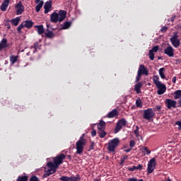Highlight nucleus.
Returning a JSON list of instances; mask_svg holds the SVG:
<instances>
[{
    "instance_id": "f8f14e48",
    "label": "nucleus",
    "mask_w": 181,
    "mask_h": 181,
    "mask_svg": "<svg viewBox=\"0 0 181 181\" xmlns=\"http://www.w3.org/2000/svg\"><path fill=\"white\" fill-rule=\"evenodd\" d=\"M170 42L174 47H179L180 45V40L177 39V35H174L170 38Z\"/></svg>"
},
{
    "instance_id": "f257e3e1",
    "label": "nucleus",
    "mask_w": 181,
    "mask_h": 181,
    "mask_svg": "<svg viewBox=\"0 0 181 181\" xmlns=\"http://www.w3.org/2000/svg\"><path fill=\"white\" fill-rule=\"evenodd\" d=\"M66 159V155L60 154L59 156L54 158V163L49 162L47 164V168H45V173L44 174V177H47L53 173H56L57 169L59 168V165L63 163V160Z\"/></svg>"
},
{
    "instance_id": "f704fd0d",
    "label": "nucleus",
    "mask_w": 181,
    "mask_h": 181,
    "mask_svg": "<svg viewBox=\"0 0 181 181\" xmlns=\"http://www.w3.org/2000/svg\"><path fill=\"white\" fill-rule=\"evenodd\" d=\"M136 107H142V101L141 100V99H137L136 100Z\"/></svg>"
},
{
    "instance_id": "e2e57ef3",
    "label": "nucleus",
    "mask_w": 181,
    "mask_h": 181,
    "mask_svg": "<svg viewBox=\"0 0 181 181\" xmlns=\"http://www.w3.org/2000/svg\"><path fill=\"white\" fill-rule=\"evenodd\" d=\"M94 181H100V180H94Z\"/></svg>"
},
{
    "instance_id": "de8ad7c7",
    "label": "nucleus",
    "mask_w": 181,
    "mask_h": 181,
    "mask_svg": "<svg viewBox=\"0 0 181 181\" xmlns=\"http://www.w3.org/2000/svg\"><path fill=\"white\" fill-rule=\"evenodd\" d=\"M127 181H138V179L135 177L129 178Z\"/></svg>"
},
{
    "instance_id": "79ce46f5",
    "label": "nucleus",
    "mask_w": 181,
    "mask_h": 181,
    "mask_svg": "<svg viewBox=\"0 0 181 181\" xmlns=\"http://www.w3.org/2000/svg\"><path fill=\"white\" fill-rule=\"evenodd\" d=\"M129 146H130V148H134V146H135V141L134 140L130 141Z\"/></svg>"
},
{
    "instance_id": "0eeeda50",
    "label": "nucleus",
    "mask_w": 181,
    "mask_h": 181,
    "mask_svg": "<svg viewBox=\"0 0 181 181\" xmlns=\"http://www.w3.org/2000/svg\"><path fill=\"white\" fill-rule=\"evenodd\" d=\"M126 125H127V120H125V119H122L119 120L115 129V134H117V132H119V131L122 129V127H125Z\"/></svg>"
},
{
    "instance_id": "4c0bfd02",
    "label": "nucleus",
    "mask_w": 181,
    "mask_h": 181,
    "mask_svg": "<svg viewBox=\"0 0 181 181\" xmlns=\"http://www.w3.org/2000/svg\"><path fill=\"white\" fill-rule=\"evenodd\" d=\"M59 180L62 181H70V177L62 176L59 178Z\"/></svg>"
},
{
    "instance_id": "ea45409f",
    "label": "nucleus",
    "mask_w": 181,
    "mask_h": 181,
    "mask_svg": "<svg viewBox=\"0 0 181 181\" xmlns=\"http://www.w3.org/2000/svg\"><path fill=\"white\" fill-rule=\"evenodd\" d=\"M142 75H141L139 72H137V76H136V83H138V81H139V80H141V76Z\"/></svg>"
},
{
    "instance_id": "412c9836",
    "label": "nucleus",
    "mask_w": 181,
    "mask_h": 181,
    "mask_svg": "<svg viewBox=\"0 0 181 181\" xmlns=\"http://www.w3.org/2000/svg\"><path fill=\"white\" fill-rule=\"evenodd\" d=\"M45 35L47 37H49V39L54 37V34L53 33V32L49 30V29H47V30L45 33Z\"/></svg>"
},
{
    "instance_id": "72a5a7b5",
    "label": "nucleus",
    "mask_w": 181,
    "mask_h": 181,
    "mask_svg": "<svg viewBox=\"0 0 181 181\" xmlns=\"http://www.w3.org/2000/svg\"><path fill=\"white\" fill-rule=\"evenodd\" d=\"M107 135V133L104 130H99V136L100 138H104Z\"/></svg>"
},
{
    "instance_id": "864d4df0",
    "label": "nucleus",
    "mask_w": 181,
    "mask_h": 181,
    "mask_svg": "<svg viewBox=\"0 0 181 181\" xmlns=\"http://www.w3.org/2000/svg\"><path fill=\"white\" fill-rule=\"evenodd\" d=\"M135 135L138 138V139H139V138H141V136H139V133H137Z\"/></svg>"
},
{
    "instance_id": "7ed1b4c3",
    "label": "nucleus",
    "mask_w": 181,
    "mask_h": 181,
    "mask_svg": "<svg viewBox=\"0 0 181 181\" xmlns=\"http://www.w3.org/2000/svg\"><path fill=\"white\" fill-rule=\"evenodd\" d=\"M86 145H87V140L84 139V134H83L76 143V153L78 155H81V153H83Z\"/></svg>"
},
{
    "instance_id": "bf43d9fd",
    "label": "nucleus",
    "mask_w": 181,
    "mask_h": 181,
    "mask_svg": "<svg viewBox=\"0 0 181 181\" xmlns=\"http://www.w3.org/2000/svg\"><path fill=\"white\" fill-rule=\"evenodd\" d=\"M179 104H180V107H181V98H180V100H179Z\"/></svg>"
},
{
    "instance_id": "58836bf2",
    "label": "nucleus",
    "mask_w": 181,
    "mask_h": 181,
    "mask_svg": "<svg viewBox=\"0 0 181 181\" xmlns=\"http://www.w3.org/2000/svg\"><path fill=\"white\" fill-rule=\"evenodd\" d=\"M175 125L177 127V129H181V121L175 122Z\"/></svg>"
},
{
    "instance_id": "f03ea898",
    "label": "nucleus",
    "mask_w": 181,
    "mask_h": 181,
    "mask_svg": "<svg viewBox=\"0 0 181 181\" xmlns=\"http://www.w3.org/2000/svg\"><path fill=\"white\" fill-rule=\"evenodd\" d=\"M66 12L64 10H61L59 11V13H53L51 16V22H53L54 23H57V22H63L64 19H66Z\"/></svg>"
},
{
    "instance_id": "1a4fd4ad",
    "label": "nucleus",
    "mask_w": 181,
    "mask_h": 181,
    "mask_svg": "<svg viewBox=\"0 0 181 181\" xmlns=\"http://www.w3.org/2000/svg\"><path fill=\"white\" fill-rule=\"evenodd\" d=\"M159 50V46H154L151 49L149 50L148 56L151 60H153L155 59V54L158 52Z\"/></svg>"
},
{
    "instance_id": "20e7f679",
    "label": "nucleus",
    "mask_w": 181,
    "mask_h": 181,
    "mask_svg": "<svg viewBox=\"0 0 181 181\" xmlns=\"http://www.w3.org/2000/svg\"><path fill=\"white\" fill-rule=\"evenodd\" d=\"M119 145V138H115L112 140H110L108 142V147L107 149L109 152H114L115 151V148Z\"/></svg>"
},
{
    "instance_id": "a19ab883",
    "label": "nucleus",
    "mask_w": 181,
    "mask_h": 181,
    "mask_svg": "<svg viewBox=\"0 0 181 181\" xmlns=\"http://www.w3.org/2000/svg\"><path fill=\"white\" fill-rule=\"evenodd\" d=\"M127 159H128V156H124L121 158V163H124V162H125V160H127Z\"/></svg>"
},
{
    "instance_id": "423d86ee",
    "label": "nucleus",
    "mask_w": 181,
    "mask_h": 181,
    "mask_svg": "<svg viewBox=\"0 0 181 181\" xmlns=\"http://www.w3.org/2000/svg\"><path fill=\"white\" fill-rule=\"evenodd\" d=\"M155 166H156V159L152 158L148 163L147 172L148 173H152L155 170Z\"/></svg>"
},
{
    "instance_id": "09e8293b",
    "label": "nucleus",
    "mask_w": 181,
    "mask_h": 181,
    "mask_svg": "<svg viewBox=\"0 0 181 181\" xmlns=\"http://www.w3.org/2000/svg\"><path fill=\"white\" fill-rule=\"evenodd\" d=\"M134 134H139V129H138V127H136V129L134 130Z\"/></svg>"
},
{
    "instance_id": "ddd939ff",
    "label": "nucleus",
    "mask_w": 181,
    "mask_h": 181,
    "mask_svg": "<svg viewBox=\"0 0 181 181\" xmlns=\"http://www.w3.org/2000/svg\"><path fill=\"white\" fill-rule=\"evenodd\" d=\"M165 104L168 110H170V108H176V101L175 100H172L170 99H166Z\"/></svg>"
},
{
    "instance_id": "6ab92c4d",
    "label": "nucleus",
    "mask_w": 181,
    "mask_h": 181,
    "mask_svg": "<svg viewBox=\"0 0 181 181\" xmlns=\"http://www.w3.org/2000/svg\"><path fill=\"white\" fill-rule=\"evenodd\" d=\"M98 131H104L105 129V122L101 120L98 124Z\"/></svg>"
},
{
    "instance_id": "5701e85b",
    "label": "nucleus",
    "mask_w": 181,
    "mask_h": 181,
    "mask_svg": "<svg viewBox=\"0 0 181 181\" xmlns=\"http://www.w3.org/2000/svg\"><path fill=\"white\" fill-rule=\"evenodd\" d=\"M35 28H37L38 35H42V33H45V28L43 25H35Z\"/></svg>"
},
{
    "instance_id": "052dcab7",
    "label": "nucleus",
    "mask_w": 181,
    "mask_h": 181,
    "mask_svg": "<svg viewBox=\"0 0 181 181\" xmlns=\"http://www.w3.org/2000/svg\"><path fill=\"white\" fill-rule=\"evenodd\" d=\"M69 159H71V156H68Z\"/></svg>"
},
{
    "instance_id": "e433bc0d",
    "label": "nucleus",
    "mask_w": 181,
    "mask_h": 181,
    "mask_svg": "<svg viewBox=\"0 0 181 181\" xmlns=\"http://www.w3.org/2000/svg\"><path fill=\"white\" fill-rule=\"evenodd\" d=\"M17 181H28V176L18 177Z\"/></svg>"
},
{
    "instance_id": "4d7b16f0",
    "label": "nucleus",
    "mask_w": 181,
    "mask_h": 181,
    "mask_svg": "<svg viewBox=\"0 0 181 181\" xmlns=\"http://www.w3.org/2000/svg\"><path fill=\"white\" fill-rule=\"evenodd\" d=\"M35 2H36V4H39L41 1H40V0H35Z\"/></svg>"
},
{
    "instance_id": "7c9ffc66",
    "label": "nucleus",
    "mask_w": 181,
    "mask_h": 181,
    "mask_svg": "<svg viewBox=\"0 0 181 181\" xmlns=\"http://www.w3.org/2000/svg\"><path fill=\"white\" fill-rule=\"evenodd\" d=\"M70 26H71V23H70V22H65L62 25V29H69Z\"/></svg>"
},
{
    "instance_id": "603ef678",
    "label": "nucleus",
    "mask_w": 181,
    "mask_h": 181,
    "mask_svg": "<svg viewBox=\"0 0 181 181\" xmlns=\"http://www.w3.org/2000/svg\"><path fill=\"white\" fill-rule=\"evenodd\" d=\"M175 18H176V16H173L172 18H171V22H173L175 21Z\"/></svg>"
},
{
    "instance_id": "c9c22d12",
    "label": "nucleus",
    "mask_w": 181,
    "mask_h": 181,
    "mask_svg": "<svg viewBox=\"0 0 181 181\" xmlns=\"http://www.w3.org/2000/svg\"><path fill=\"white\" fill-rule=\"evenodd\" d=\"M23 28H25V24L22 23L17 28L18 33H21V32H22V29H23Z\"/></svg>"
},
{
    "instance_id": "c03bdc74",
    "label": "nucleus",
    "mask_w": 181,
    "mask_h": 181,
    "mask_svg": "<svg viewBox=\"0 0 181 181\" xmlns=\"http://www.w3.org/2000/svg\"><path fill=\"white\" fill-rule=\"evenodd\" d=\"M161 107L160 105H157L155 108H154V111H160L161 110Z\"/></svg>"
},
{
    "instance_id": "dca6fc26",
    "label": "nucleus",
    "mask_w": 181,
    "mask_h": 181,
    "mask_svg": "<svg viewBox=\"0 0 181 181\" xmlns=\"http://www.w3.org/2000/svg\"><path fill=\"white\" fill-rule=\"evenodd\" d=\"M45 13H49L52 9V1H47L44 6Z\"/></svg>"
},
{
    "instance_id": "cd10ccee",
    "label": "nucleus",
    "mask_w": 181,
    "mask_h": 181,
    "mask_svg": "<svg viewBox=\"0 0 181 181\" xmlns=\"http://www.w3.org/2000/svg\"><path fill=\"white\" fill-rule=\"evenodd\" d=\"M19 21H21V18L17 17L16 18H13L11 21V23L12 25H14V26H18V23H19Z\"/></svg>"
},
{
    "instance_id": "6e6d98bb",
    "label": "nucleus",
    "mask_w": 181,
    "mask_h": 181,
    "mask_svg": "<svg viewBox=\"0 0 181 181\" xmlns=\"http://www.w3.org/2000/svg\"><path fill=\"white\" fill-rule=\"evenodd\" d=\"M47 29H49V28H50V24L47 23Z\"/></svg>"
},
{
    "instance_id": "c85d7f7f",
    "label": "nucleus",
    "mask_w": 181,
    "mask_h": 181,
    "mask_svg": "<svg viewBox=\"0 0 181 181\" xmlns=\"http://www.w3.org/2000/svg\"><path fill=\"white\" fill-rule=\"evenodd\" d=\"M6 43H7V40L6 39H3L0 43V50H1V49H4V47H6Z\"/></svg>"
},
{
    "instance_id": "aec40b11",
    "label": "nucleus",
    "mask_w": 181,
    "mask_h": 181,
    "mask_svg": "<svg viewBox=\"0 0 181 181\" xmlns=\"http://www.w3.org/2000/svg\"><path fill=\"white\" fill-rule=\"evenodd\" d=\"M117 115H118V112L117 111V110H113L107 114V117L114 118V117H117Z\"/></svg>"
},
{
    "instance_id": "5fc2aeb1",
    "label": "nucleus",
    "mask_w": 181,
    "mask_h": 181,
    "mask_svg": "<svg viewBox=\"0 0 181 181\" xmlns=\"http://www.w3.org/2000/svg\"><path fill=\"white\" fill-rule=\"evenodd\" d=\"M130 151H131V148H129V149H126V150H124V152L128 153V152H129Z\"/></svg>"
},
{
    "instance_id": "49530a36",
    "label": "nucleus",
    "mask_w": 181,
    "mask_h": 181,
    "mask_svg": "<svg viewBox=\"0 0 181 181\" xmlns=\"http://www.w3.org/2000/svg\"><path fill=\"white\" fill-rule=\"evenodd\" d=\"M95 135H97V132H95V130H93L91 132V136H95Z\"/></svg>"
},
{
    "instance_id": "0e129e2a",
    "label": "nucleus",
    "mask_w": 181,
    "mask_h": 181,
    "mask_svg": "<svg viewBox=\"0 0 181 181\" xmlns=\"http://www.w3.org/2000/svg\"><path fill=\"white\" fill-rule=\"evenodd\" d=\"M144 155H146V153H144Z\"/></svg>"
},
{
    "instance_id": "680f3d73",
    "label": "nucleus",
    "mask_w": 181,
    "mask_h": 181,
    "mask_svg": "<svg viewBox=\"0 0 181 181\" xmlns=\"http://www.w3.org/2000/svg\"><path fill=\"white\" fill-rule=\"evenodd\" d=\"M31 49H35L36 50V45H35V47H31Z\"/></svg>"
},
{
    "instance_id": "393cba45",
    "label": "nucleus",
    "mask_w": 181,
    "mask_h": 181,
    "mask_svg": "<svg viewBox=\"0 0 181 181\" xmlns=\"http://www.w3.org/2000/svg\"><path fill=\"white\" fill-rule=\"evenodd\" d=\"M174 98L175 100H179V98H181V90H177L174 92Z\"/></svg>"
},
{
    "instance_id": "39448f33",
    "label": "nucleus",
    "mask_w": 181,
    "mask_h": 181,
    "mask_svg": "<svg viewBox=\"0 0 181 181\" xmlns=\"http://www.w3.org/2000/svg\"><path fill=\"white\" fill-rule=\"evenodd\" d=\"M155 117V112L152 108H148L144 111L143 117L144 119H151V118H153Z\"/></svg>"
},
{
    "instance_id": "4be33fe9",
    "label": "nucleus",
    "mask_w": 181,
    "mask_h": 181,
    "mask_svg": "<svg viewBox=\"0 0 181 181\" xmlns=\"http://www.w3.org/2000/svg\"><path fill=\"white\" fill-rule=\"evenodd\" d=\"M24 24L25 28H28V29H30L32 26H33V22L32 21H25L23 22Z\"/></svg>"
},
{
    "instance_id": "3c124183",
    "label": "nucleus",
    "mask_w": 181,
    "mask_h": 181,
    "mask_svg": "<svg viewBox=\"0 0 181 181\" xmlns=\"http://www.w3.org/2000/svg\"><path fill=\"white\" fill-rule=\"evenodd\" d=\"M94 149V144H92V145L90 146V151H93Z\"/></svg>"
},
{
    "instance_id": "bb28decb",
    "label": "nucleus",
    "mask_w": 181,
    "mask_h": 181,
    "mask_svg": "<svg viewBox=\"0 0 181 181\" xmlns=\"http://www.w3.org/2000/svg\"><path fill=\"white\" fill-rule=\"evenodd\" d=\"M18 56H13V55L10 57V62L11 64H15V63H16V62L18 61Z\"/></svg>"
},
{
    "instance_id": "13d9d810",
    "label": "nucleus",
    "mask_w": 181,
    "mask_h": 181,
    "mask_svg": "<svg viewBox=\"0 0 181 181\" xmlns=\"http://www.w3.org/2000/svg\"><path fill=\"white\" fill-rule=\"evenodd\" d=\"M165 181H172V180H170V178H167Z\"/></svg>"
},
{
    "instance_id": "a18cd8bd",
    "label": "nucleus",
    "mask_w": 181,
    "mask_h": 181,
    "mask_svg": "<svg viewBox=\"0 0 181 181\" xmlns=\"http://www.w3.org/2000/svg\"><path fill=\"white\" fill-rule=\"evenodd\" d=\"M161 32H166L168 30V27L164 26L160 29Z\"/></svg>"
},
{
    "instance_id": "b1692460",
    "label": "nucleus",
    "mask_w": 181,
    "mask_h": 181,
    "mask_svg": "<svg viewBox=\"0 0 181 181\" xmlns=\"http://www.w3.org/2000/svg\"><path fill=\"white\" fill-rule=\"evenodd\" d=\"M153 81L154 84L157 86H159L160 84H162V82L159 81V76H154L153 77Z\"/></svg>"
},
{
    "instance_id": "2f4dec72",
    "label": "nucleus",
    "mask_w": 181,
    "mask_h": 181,
    "mask_svg": "<svg viewBox=\"0 0 181 181\" xmlns=\"http://www.w3.org/2000/svg\"><path fill=\"white\" fill-rule=\"evenodd\" d=\"M141 152H146V155H150L151 153V150H149V148H148V147L146 146H143L141 148Z\"/></svg>"
},
{
    "instance_id": "f3484780",
    "label": "nucleus",
    "mask_w": 181,
    "mask_h": 181,
    "mask_svg": "<svg viewBox=\"0 0 181 181\" xmlns=\"http://www.w3.org/2000/svg\"><path fill=\"white\" fill-rule=\"evenodd\" d=\"M141 88H142V82H139L134 86V91H136L137 94H139L141 93Z\"/></svg>"
},
{
    "instance_id": "473e14b6",
    "label": "nucleus",
    "mask_w": 181,
    "mask_h": 181,
    "mask_svg": "<svg viewBox=\"0 0 181 181\" xmlns=\"http://www.w3.org/2000/svg\"><path fill=\"white\" fill-rule=\"evenodd\" d=\"M42 6H43V1H40L35 7L36 12H40V9H42Z\"/></svg>"
},
{
    "instance_id": "a878e982",
    "label": "nucleus",
    "mask_w": 181,
    "mask_h": 181,
    "mask_svg": "<svg viewBox=\"0 0 181 181\" xmlns=\"http://www.w3.org/2000/svg\"><path fill=\"white\" fill-rule=\"evenodd\" d=\"M158 71H159L160 77L161 78L163 79L166 78V76H165V68H160Z\"/></svg>"
},
{
    "instance_id": "2eb2a0df",
    "label": "nucleus",
    "mask_w": 181,
    "mask_h": 181,
    "mask_svg": "<svg viewBox=\"0 0 181 181\" xmlns=\"http://www.w3.org/2000/svg\"><path fill=\"white\" fill-rule=\"evenodd\" d=\"M9 2H11V0H4L3 3L0 6L1 11L4 12L6 11V9H8V6H9Z\"/></svg>"
},
{
    "instance_id": "9b49d317",
    "label": "nucleus",
    "mask_w": 181,
    "mask_h": 181,
    "mask_svg": "<svg viewBox=\"0 0 181 181\" xmlns=\"http://www.w3.org/2000/svg\"><path fill=\"white\" fill-rule=\"evenodd\" d=\"M165 54H167L168 57H173L175 56V50L173 48L169 45L165 50H164Z\"/></svg>"
},
{
    "instance_id": "c756f323",
    "label": "nucleus",
    "mask_w": 181,
    "mask_h": 181,
    "mask_svg": "<svg viewBox=\"0 0 181 181\" xmlns=\"http://www.w3.org/2000/svg\"><path fill=\"white\" fill-rule=\"evenodd\" d=\"M70 181H78L81 180V177H80V175H77L76 176H71L69 177Z\"/></svg>"
},
{
    "instance_id": "a211bd4d",
    "label": "nucleus",
    "mask_w": 181,
    "mask_h": 181,
    "mask_svg": "<svg viewBox=\"0 0 181 181\" xmlns=\"http://www.w3.org/2000/svg\"><path fill=\"white\" fill-rule=\"evenodd\" d=\"M142 168H144V166L139 164L138 165H134L133 167L129 168V170H130V172H134V170H142Z\"/></svg>"
},
{
    "instance_id": "9d476101",
    "label": "nucleus",
    "mask_w": 181,
    "mask_h": 181,
    "mask_svg": "<svg viewBox=\"0 0 181 181\" xmlns=\"http://www.w3.org/2000/svg\"><path fill=\"white\" fill-rule=\"evenodd\" d=\"M156 87L158 88L157 94H158V95H162V94H165L166 92V86H165V84L160 83V85H157Z\"/></svg>"
},
{
    "instance_id": "6e6552de",
    "label": "nucleus",
    "mask_w": 181,
    "mask_h": 181,
    "mask_svg": "<svg viewBox=\"0 0 181 181\" xmlns=\"http://www.w3.org/2000/svg\"><path fill=\"white\" fill-rule=\"evenodd\" d=\"M15 8L17 15H22V13H23V11H25V6H23V4H22L21 1L17 3L15 6Z\"/></svg>"
},
{
    "instance_id": "4468645a",
    "label": "nucleus",
    "mask_w": 181,
    "mask_h": 181,
    "mask_svg": "<svg viewBox=\"0 0 181 181\" xmlns=\"http://www.w3.org/2000/svg\"><path fill=\"white\" fill-rule=\"evenodd\" d=\"M138 73L140 74L141 76L142 74L144 76H148V69H146V67H145L144 65L141 64L139 66Z\"/></svg>"
},
{
    "instance_id": "37998d69",
    "label": "nucleus",
    "mask_w": 181,
    "mask_h": 181,
    "mask_svg": "<svg viewBox=\"0 0 181 181\" xmlns=\"http://www.w3.org/2000/svg\"><path fill=\"white\" fill-rule=\"evenodd\" d=\"M30 181H39V178H37V177H36V176H33L30 178Z\"/></svg>"
},
{
    "instance_id": "8fccbe9b",
    "label": "nucleus",
    "mask_w": 181,
    "mask_h": 181,
    "mask_svg": "<svg viewBox=\"0 0 181 181\" xmlns=\"http://www.w3.org/2000/svg\"><path fill=\"white\" fill-rule=\"evenodd\" d=\"M173 83H176V76H174L172 80Z\"/></svg>"
}]
</instances>
